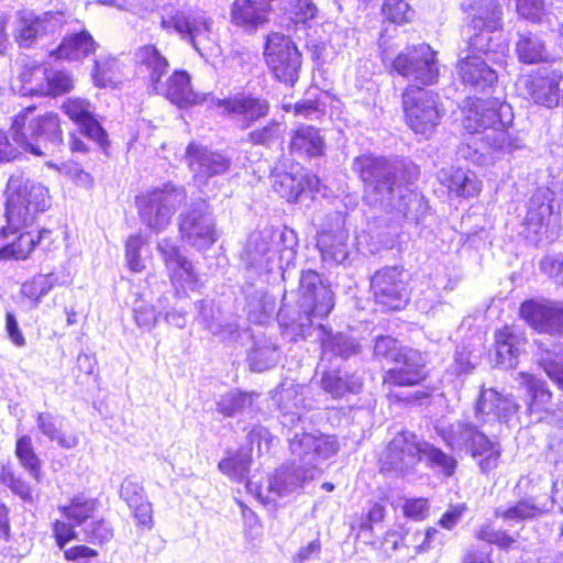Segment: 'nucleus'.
Segmentation results:
<instances>
[{"label": "nucleus", "instance_id": "nucleus-34", "mask_svg": "<svg viewBox=\"0 0 563 563\" xmlns=\"http://www.w3.org/2000/svg\"><path fill=\"white\" fill-rule=\"evenodd\" d=\"M539 365L547 376L563 391V342L549 339L537 340Z\"/></svg>", "mask_w": 563, "mask_h": 563}, {"label": "nucleus", "instance_id": "nucleus-27", "mask_svg": "<svg viewBox=\"0 0 563 563\" xmlns=\"http://www.w3.org/2000/svg\"><path fill=\"white\" fill-rule=\"evenodd\" d=\"M119 495L131 509L136 525L142 528L152 529L153 509L143 484L134 476H126L121 484Z\"/></svg>", "mask_w": 563, "mask_h": 563}, {"label": "nucleus", "instance_id": "nucleus-56", "mask_svg": "<svg viewBox=\"0 0 563 563\" xmlns=\"http://www.w3.org/2000/svg\"><path fill=\"white\" fill-rule=\"evenodd\" d=\"M15 455L22 467L27 471L30 476L36 482H40L42 478L41 461L34 452L30 435L25 434L18 439L15 444Z\"/></svg>", "mask_w": 563, "mask_h": 563}, {"label": "nucleus", "instance_id": "nucleus-4", "mask_svg": "<svg viewBox=\"0 0 563 563\" xmlns=\"http://www.w3.org/2000/svg\"><path fill=\"white\" fill-rule=\"evenodd\" d=\"M509 109L508 104H500L497 109L490 101L468 100L463 109V126L476 135V141L482 143L483 148L511 153L519 148L520 144L517 139L510 137L507 131L511 120L503 118V113Z\"/></svg>", "mask_w": 563, "mask_h": 563}, {"label": "nucleus", "instance_id": "nucleus-55", "mask_svg": "<svg viewBox=\"0 0 563 563\" xmlns=\"http://www.w3.org/2000/svg\"><path fill=\"white\" fill-rule=\"evenodd\" d=\"M542 512L543 508L540 507L533 498H527L519 500L505 509L497 508L496 517H499L506 521L521 522L537 518Z\"/></svg>", "mask_w": 563, "mask_h": 563}, {"label": "nucleus", "instance_id": "nucleus-29", "mask_svg": "<svg viewBox=\"0 0 563 563\" xmlns=\"http://www.w3.org/2000/svg\"><path fill=\"white\" fill-rule=\"evenodd\" d=\"M527 338L525 332L515 327L506 325L495 333L496 363L503 368H514L518 357L525 350Z\"/></svg>", "mask_w": 563, "mask_h": 563}, {"label": "nucleus", "instance_id": "nucleus-9", "mask_svg": "<svg viewBox=\"0 0 563 563\" xmlns=\"http://www.w3.org/2000/svg\"><path fill=\"white\" fill-rule=\"evenodd\" d=\"M384 45V42L379 45L382 59L384 63L391 60V67L398 75L423 86L437 82L439 77L437 53L429 44L421 43L412 47H407L394 59H391V56L387 53Z\"/></svg>", "mask_w": 563, "mask_h": 563}, {"label": "nucleus", "instance_id": "nucleus-11", "mask_svg": "<svg viewBox=\"0 0 563 563\" xmlns=\"http://www.w3.org/2000/svg\"><path fill=\"white\" fill-rule=\"evenodd\" d=\"M264 55L276 79L291 86L298 80L301 54L289 36L278 32L268 34Z\"/></svg>", "mask_w": 563, "mask_h": 563}, {"label": "nucleus", "instance_id": "nucleus-46", "mask_svg": "<svg viewBox=\"0 0 563 563\" xmlns=\"http://www.w3.org/2000/svg\"><path fill=\"white\" fill-rule=\"evenodd\" d=\"M97 44L91 34L84 30L66 36L54 54L57 58L79 60L92 54Z\"/></svg>", "mask_w": 563, "mask_h": 563}, {"label": "nucleus", "instance_id": "nucleus-58", "mask_svg": "<svg viewBox=\"0 0 563 563\" xmlns=\"http://www.w3.org/2000/svg\"><path fill=\"white\" fill-rule=\"evenodd\" d=\"M527 389L530 396L529 411H547L549 410L552 401V393L550 391L547 382L534 376H527Z\"/></svg>", "mask_w": 563, "mask_h": 563}, {"label": "nucleus", "instance_id": "nucleus-53", "mask_svg": "<svg viewBox=\"0 0 563 563\" xmlns=\"http://www.w3.org/2000/svg\"><path fill=\"white\" fill-rule=\"evenodd\" d=\"M49 66L46 64H32L23 68L20 74L23 95L43 96L47 86L45 82L48 76Z\"/></svg>", "mask_w": 563, "mask_h": 563}, {"label": "nucleus", "instance_id": "nucleus-19", "mask_svg": "<svg viewBox=\"0 0 563 563\" xmlns=\"http://www.w3.org/2000/svg\"><path fill=\"white\" fill-rule=\"evenodd\" d=\"M65 23L62 12H45L36 15L33 12H21L15 25L14 40L22 48L33 46L40 36L54 33Z\"/></svg>", "mask_w": 563, "mask_h": 563}, {"label": "nucleus", "instance_id": "nucleus-42", "mask_svg": "<svg viewBox=\"0 0 563 563\" xmlns=\"http://www.w3.org/2000/svg\"><path fill=\"white\" fill-rule=\"evenodd\" d=\"M324 146L320 130L312 125H301L295 130L289 144L291 153L308 157L323 155Z\"/></svg>", "mask_w": 563, "mask_h": 563}, {"label": "nucleus", "instance_id": "nucleus-43", "mask_svg": "<svg viewBox=\"0 0 563 563\" xmlns=\"http://www.w3.org/2000/svg\"><path fill=\"white\" fill-rule=\"evenodd\" d=\"M279 347L266 335L255 336L247 354L250 368L254 372H264L274 367L279 361Z\"/></svg>", "mask_w": 563, "mask_h": 563}, {"label": "nucleus", "instance_id": "nucleus-28", "mask_svg": "<svg viewBox=\"0 0 563 563\" xmlns=\"http://www.w3.org/2000/svg\"><path fill=\"white\" fill-rule=\"evenodd\" d=\"M272 0H234L231 21L247 33L257 31L268 21Z\"/></svg>", "mask_w": 563, "mask_h": 563}, {"label": "nucleus", "instance_id": "nucleus-2", "mask_svg": "<svg viewBox=\"0 0 563 563\" xmlns=\"http://www.w3.org/2000/svg\"><path fill=\"white\" fill-rule=\"evenodd\" d=\"M288 443L297 464L280 467L267 479L265 487L256 488L258 498L265 503L287 496L306 481L313 479L321 472V464L339 450L335 437L322 433L295 432L292 437L288 435Z\"/></svg>", "mask_w": 563, "mask_h": 563}, {"label": "nucleus", "instance_id": "nucleus-32", "mask_svg": "<svg viewBox=\"0 0 563 563\" xmlns=\"http://www.w3.org/2000/svg\"><path fill=\"white\" fill-rule=\"evenodd\" d=\"M439 183L446 187L451 194L456 197L468 198L476 196L482 188L474 172L461 167H444L438 172Z\"/></svg>", "mask_w": 563, "mask_h": 563}, {"label": "nucleus", "instance_id": "nucleus-23", "mask_svg": "<svg viewBox=\"0 0 563 563\" xmlns=\"http://www.w3.org/2000/svg\"><path fill=\"white\" fill-rule=\"evenodd\" d=\"M66 115L79 126L80 134L96 142L100 147L108 145V134L95 119L93 106L86 99H68L63 104Z\"/></svg>", "mask_w": 563, "mask_h": 563}, {"label": "nucleus", "instance_id": "nucleus-26", "mask_svg": "<svg viewBox=\"0 0 563 563\" xmlns=\"http://www.w3.org/2000/svg\"><path fill=\"white\" fill-rule=\"evenodd\" d=\"M527 89L536 103L553 108L563 93V75L559 70L542 69L527 81Z\"/></svg>", "mask_w": 563, "mask_h": 563}, {"label": "nucleus", "instance_id": "nucleus-51", "mask_svg": "<svg viewBox=\"0 0 563 563\" xmlns=\"http://www.w3.org/2000/svg\"><path fill=\"white\" fill-rule=\"evenodd\" d=\"M36 424L43 435L48 438L51 441H55L63 449H73L76 448L79 443L77 435H66L63 433L60 429V419L49 412L38 413L36 418Z\"/></svg>", "mask_w": 563, "mask_h": 563}, {"label": "nucleus", "instance_id": "nucleus-62", "mask_svg": "<svg viewBox=\"0 0 563 563\" xmlns=\"http://www.w3.org/2000/svg\"><path fill=\"white\" fill-rule=\"evenodd\" d=\"M84 540L92 544H103L113 538L112 526L103 518L93 519L81 529Z\"/></svg>", "mask_w": 563, "mask_h": 563}, {"label": "nucleus", "instance_id": "nucleus-7", "mask_svg": "<svg viewBox=\"0 0 563 563\" xmlns=\"http://www.w3.org/2000/svg\"><path fill=\"white\" fill-rule=\"evenodd\" d=\"M185 199L184 187L166 183L162 187L139 195L135 202L141 221L152 231L161 232L170 223L176 209Z\"/></svg>", "mask_w": 563, "mask_h": 563}, {"label": "nucleus", "instance_id": "nucleus-44", "mask_svg": "<svg viewBox=\"0 0 563 563\" xmlns=\"http://www.w3.org/2000/svg\"><path fill=\"white\" fill-rule=\"evenodd\" d=\"M245 295V310L251 322L264 324L274 311V301L264 290L253 284H246L243 287Z\"/></svg>", "mask_w": 563, "mask_h": 563}, {"label": "nucleus", "instance_id": "nucleus-25", "mask_svg": "<svg viewBox=\"0 0 563 563\" xmlns=\"http://www.w3.org/2000/svg\"><path fill=\"white\" fill-rule=\"evenodd\" d=\"M157 250L168 271L169 278L174 285L196 287L198 283L197 274L190 261L181 253L179 247L170 239H163L157 244Z\"/></svg>", "mask_w": 563, "mask_h": 563}, {"label": "nucleus", "instance_id": "nucleus-17", "mask_svg": "<svg viewBox=\"0 0 563 563\" xmlns=\"http://www.w3.org/2000/svg\"><path fill=\"white\" fill-rule=\"evenodd\" d=\"M554 194L548 188H539L528 201L527 214L522 225L526 240L531 244H538L547 233L550 218L553 213Z\"/></svg>", "mask_w": 563, "mask_h": 563}, {"label": "nucleus", "instance_id": "nucleus-39", "mask_svg": "<svg viewBox=\"0 0 563 563\" xmlns=\"http://www.w3.org/2000/svg\"><path fill=\"white\" fill-rule=\"evenodd\" d=\"M321 361L320 366H324V363L331 362L333 358L339 357L347 360L349 357L356 355L361 351L358 341L347 333H323L321 338Z\"/></svg>", "mask_w": 563, "mask_h": 563}, {"label": "nucleus", "instance_id": "nucleus-60", "mask_svg": "<svg viewBox=\"0 0 563 563\" xmlns=\"http://www.w3.org/2000/svg\"><path fill=\"white\" fill-rule=\"evenodd\" d=\"M58 283V277L53 274H38L22 285L21 291L29 299L40 302Z\"/></svg>", "mask_w": 563, "mask_h": 563}, {"label": "nucleus", "instance_id": "nucleus-35", "mask_svg": "<svg viewBox=\"0 0 563 563\" xmlns=\"http://www.w3.org/2000/svg\"><path fill=\"white\" fill-rule=\"evenodd\" d=\"M134 57L140 73L147 78L148 86L153 90L167 74L169 68L167 58L152 44L139 47L135 51Z\"/></svg>", "mask_w": 563, "mask_h": 563}, {"label": "nucleus", "instance_id": "nucleus-10", "mask_svg": "<svg viewBox=\"0 0 563 563\" xmlns=\"http://www.w3.org/2000/svg\"><path fill=\"white\" fill-rule=\"evenodd\" d=\"M186 162L195 185L205 195L213 194L216 177L229 172L231 159L224 154L191 142L186 148Z\"/></svg>", "mask_w": 563, "mask_h": 563}, {"label": "nucleus", "instance_id": "nucleus-37", "mask_svg": "<svg viewBox=\"0 0 563 563\" xmlns=\"http://www.w3.org/2000/svg\"><path fill=\"white\" fill-rule=\"evenodd\" d=\"M476 31L478 32L470 38L468 54L483 56L492 63L499 62L507 51V45L499 33L500 29L483 27Z\"/></svg>", "mask_w": 563, "mask_h": 563}, {"label": "nucleus", "instance_id": "nucleus-31", "mask_svg": "<svg viewBox=\"0 0 563 563\" xmlns=\"http://www.w3.org/2000/svg\"><path fill=\"white\" fill-rule=\"evenodd\" d=\"M457 69L463 84L478 91H485L497 80L495 70L483 56L467 54L459 62Z\"/></svg>", "mask_w": 563, "mask_h": 563}, {"label": "nucleus", "instance_id": "nucleus-1", "mask_svg": "<svg viewBox=\"0 0 563 563\" xmlns=\"http://www.w3.org/2000/svg\"><path fill=\"white\" fill-rule=\"evenodd\" d=\"M352 169L364 184L363 200L395 218L418 223L427 213L423 197L410 188L418 179L419 167L407 159L362 155L353 159Z\"/></svg>", "mask_w": 563, "mask_h": 563}, {"label": "nucleus", "instance_id": "nucleus-38", "mask_svg": "<svg viewBox=\"0 0 563 563\" xmlns=\"http://www.w3.org/2000/svg\"><path fill=\"white\" fill-rule=\"evenodd\" d=\"M46 241L47 245L53 241L52 231L49 230L42 229L36 232H23L14 242L0 247V261L25 260L30 256L36 246H42L45 249Z\"/></svg>", "mask_w": 563, "mask_h": 563}, {"label": "nucleus", "instance_id": "nucleus-57", "mask_svg": "<svg viewBox=\"0 0 563 563\" xmlns=\"http://www.w3.org/2000/svg\"><path fill=\"white\" fill-rule=\"evenodd\" d=\"M252 395L230 391L217 401V410L224 417H235L252 411Z\"/></svg>", "mask_w": 563, "mask_h": 563}, {"label": "nucleus", "instance_id": "nucleus-30", "mask_svg": "<svg viewBox=\"0 0 563 563\" xmlns=\"http://www.w3.org/2000/svg\"><path fill=\"white\" fill-rule=\"evenodd\" d=\"M349 233L341 227L318 233L317 246L322 261L330 266L345 265L350 258Z\"/></svg>", "mask_w": 563, "mask_h": 563}, {"label": "nucleus", "instance_id": "nucleus-63", "mask_svg": "<svg viewBox=\"0 0 563 563\" xmlns=\"http://www.w3.org/2000/svg\"><path fill=\"white\" fill-rule=\"evenodd\" d=\"M0 481L14 495L19 496L23 501H33L32 489L29 483L22 479L21 477L15 476L10 467L2 466L0 472Z\"/></svg>", "mask_w": 563, "mask_h": 563}, {"label": "nucleus", "instance_id": "nucleus-64", "mask_svg": "<svg viewBox=\"0 0 563 563\" xmlns=\"http://www.w3.org/2000/svg\"><path fill=\"white\" fill-rule=\"evenodd\" d=\"M133 318L143 331H151L157 322V313L152 303L139 298L133 305Z\"/></svg>", "mask_w": 563, "mask_h": 563}, {"label": "nucleus", "instance_id": "nucleus-50", "mask_svg": "<svg viewBox=\"0 0 563 563\" xmlns=\"http://www.w3.org/2000/svg\"><path fill=\"white\" fill-rule=\"evenodd\" d=\"M420 461H423L429 468L444 477L453 476L457 467V461L453 455L426 441L420 444Z\"/></svg>", "mask_w": 563, "mask_h": 563}, {"label": "nucleus", "instance_id": "nucleus-61", "mask_svg": "<svg viewBox=\"0 0 563 563\" xmlns=\"http://www.w3.org/2000/svg\"><path fill=\"white\" fill-rule=\"evenodd\" d=\"M45 86L47 89L43 96L56 97L69 92L74 88V79L68 71L49 67Z\"/></svg>", "mask_w": 563, "mask_h": 563}, {"label": "nucleus", "instance_id": "nucleus-48", "mask_svg": "<svg viewBox=\"0 0 563 563\" xmlns=\"http://www.w3.org/2000/svg\"><path fill=\"white\" fill-rule=\"evenodd\" d=\"M516 53L518 59L528 65L547 62L549 58L544 41L532 32L518 33Z\"/></svg>", "mask_w": 563, "mask_h": 563}, {"label": "nucleus", "instance_id": "nucleus-47", "mask_svg": "<svg viewBox=\"0 0 563 563\" xmlns=\"http://www.w3.org/2000/svg\"><path fill=\"white\" fill-rule=\"evenodd\" d=\"M19 195L8 194L5 203V218L8 225L2 228L4 234L10 231L11 233L16 232L23 228L31 225L37 212L30 207V205L23 203Z\"/></svg>", "mask_w": 563, "mask_h": 563}, {"label": "nucleus", "instance_id": "nucleus-52", "mask_svg": "<svg viewBox=\"0 0 563 563\" xmlns=\"http://www.w3.org/2000/svg\"><path fill=\"white\" fill-rule=\"evenodd\" d=\"M98 506L99 501L95 498L76 496L70 500L69 505L59 507V510L66 519L82 529L86 523L95 519Z\"/></svg>", "mask_w": 563, "mask_h": 563}, {"label": "nucleus", "instance_id": "nucleus-22", "mask_svg": "<svg viewBox=\"0 0 563 563\" xmlns=\"http://www.w3.org/2000/svg\"><path fill=\"white\" fill-rule=\"evenodd\" d=\"M153 91L180 108L207 102L212 98L210 95L196 92L191 86L190 75L183 69L175 70L166 81L155 86Z\"/></svg>", "mask_w": 563, "mask_h": 563}, {"label": "nucleus", "instance_id": "nucleus-15", "mask_svg": "<svg viewBox=\"0 0 563 563\" xmlns=\"http://www.w3.org/2000/svg\"><path fill=\"white\" fill-rule=\"evenodd\" d=\"M421 443L412 432L397 433L380 454V470L396 473L411 471L420 461Z\"/></svg>", "mask_w": 563, "mask_h": 563}, {"label": "nucleus", "instance_id": "nucleus-21", "mask_svg": "<svg viewBox=\"0 0 563 563\" xmlns=\"http://www.w3.org/2000/svg\"><path fill=\"white\" fill-rule=\"evenodd\" d=\"M211 103L223 108V113L236 119L242 129L268 114L269 104L265 99L246 93H238L225 99L211 98Z\"/></svg>", "mask_w": 563, "mask_h": 563}, {"label": "nucleus", "instance_id": "nucleus-20", "mask_svg": "<svg viewBox=\"0 0 563 563\" xmlns=\"http://www.w3.org/2000/svg\"><path fill=\"white\" fill-rule=\"evenodd\" d=\"M305 386L299 384H282L277 391V404L279 408V421L283 428L287 429L286 437L294 435L295 432L306 433L303 431Z\"/></svg>", "mask_w": 563, "mask_h": 563}, {"label": "nucleus", "instance_id": "nucleus-18", "mask_svg": "<svg viewBox=\"0 0 563 563\" xmlns=\"http://www.w3.org/2000/svg\"><path fill=\"white\" fill-rule=\"evenodd\" d=\"M274 233L271 230H263L250 234L241 254L245 268L260 275L263 272H277V255L273 249Z\"/></svg>", "mask_w": 563, "mask_h": 563}, {"label": "nucleus", "instance_id": "nucleus-12", "mask_svg": "<svg viewBox=\"0 0 563 563\" xmlns=\"http://www.w3.org/2000/svg\"><path fill=\"white\" fill-rule=\"evenodd\" d=\"M179 232L183 241L197 250L208 249L218 240L214 218L205 199L180 213Z\"/></svg>", "mask_w": 563, "mask_h": 563}, {"label": "nucleus", "instance_id": "nucleus-3", "mask_svg": "<svg viewBox=\"0 0 563 563\" xmlns=\"http://www.w3.org/2000/svg\"><path fill=\"white\" fill-rule=\"evenodd\" d=\"M299 310L280 309L279 325L291 340L305 338L312 327L313 317H327L333 308L331 290L314 271L302 272L299 288Z\"/></svg>", "mask_w": 563, "mask_h": 563}, {"label": "nucleus", "instance_id": "nucleus-45", "mask_svg": "<svg viewBox=\"0 0 563 563\" xmlns=\"http://www.w3.org/2000/svg\"><path fill=\"white\" fill-rule=\"evenodd\" d=\"M501 452L500 443L489 439L483 431L468 451L470 455L476 460L481 473L486 475L498 466Z\"/></svg>", "mask_w": 563, "mask_h": 563}, {"label": "nucleus", "instance_id": "nucleus-16", "mask_svg": "<svg viewBox=\"0 0 563 563\" xmlns=\"http://www.w3.org/2000/svg\"><path fill=\"white\" fill-rule=\"evenodd\" d=\"M519 407L512 395L482 386L475 406V417L481 426L508 422L518 412Z\"/></svg>", "mask_w": 563, "mask_h": 563}, {"label": "nucleus", "instance_id": "nucleus-13", "mask_svg": "<svg viewBox=\"0 0 563 563\" xmlns=\"http://www.w3.org/2000/svg\"><path fill=\"white\" fill-rule=\"evenodd\" d=\"M371 289L376 303L387 310H400L409 300L406 274L398 266L377 271L371 279Z\"/></svg>", "mask_w": 563, "mask_h": 563}, {"label": "nucleus", "instance_id": "nucleus-41", "mask_svg": "<svg viewBox=\"0 0 563 563\" xmlns=\"http://www.w3.org/2000/svg\"><path fill=\"white\" fill-rule=\"evenodd\" d=\"M320 367L322 368L320 387L332 398L339 399L349 393L357 394L361 390L362 383L355 375H350L340 368L329 369L325 364Z\"/></svg>", "mask_w": 563, "mask_h": 563}, {"label": "nucleus", "instance_id": "nucleus-54", "mask_svg": "<svg viewBox=\"0 0 563 563\" xmlns=\"http://www.w3.org/2000/svg\"><path fill=\"white\" fill-rule=\"evenodd\" d=\"M274 190L287 201H296L305 191L303 178L299 172L277 173L273 176Z\"/></svg>", "mask_w": 563, "mask_h": 563}, {"label": "nucleus", "instance_id": "nucleus-33", "mask_svg": "<svg viewBox=\"0 0 563 563\" xmlns=\"http://www.w3.org/2000/svg\"><path fill=\"white\" fill-rule=\"evenodd\" d=\"M7 194L22 196L23 203L30 205L37 213L44 212L49 206L48 189L25 178L22 173L9 178Z\"/></svg>", "mask_w": 563, "mask_h": 563}, {"label": "nucleus", "instance_id": "nucleus-49", "mask_svg": "<svg viewBox=\"0 0 563 563\" xmlns=\"http://www.w3.org/2000/svg\"><path fill=\"white\" fill-rule=\"evenodd\" d=\"M273 233L274 238H277V241H273V249H275L277 255V272L284 277L286 271L295 263L298 239L296 232L288 228Z\"/></svg>", "mask_w": 563, "mask_h": 563}, {"label": "nucleus", "instance_id": "nucleus-6", "mask_svg": "<svg viewBox=\"0 0 563 563\" xmlns=\"http://www.w3.org/2000/svg\"><path fill=\"white\" fill-rule=\"evenodd\" d=\"M34 106H29L14 115L12 139L25 152L41 156L53 153L63 143L59 118L48 112L35 118Z\"/></svg>", "mask_w": 563, "mask_h": 563}, {"label": "nucleus", "instance_id": "nucleus-36", "mask_svg": "<svg viewBox=\"0 0 563 563\" xmlns=\"http://www.w3.org/2000/svg\"><path fill=\"white\" fill-rule=\"evenodd\" d=\"M462 9L467 13L474 30L501 29L503 9L498 0H464Z\"/></svg>", "mask_w": 563, "mask_h": 563}, {"label": "nucleus", "instance_id": "nucleus-59", "mask_svg": "<svg viewBox=\"0 0 563 563\" xmlns=\"http://www.w3.org/2000/svg\"><path fill=\"white\" fill-rule=\"evenodd\" d=\"M252 457L246 450H241L234 455L223 459L219 462V470L229 477L243 482L247 478Z\"/></svg>", "mask_w": 563, "mask_h": 563}, {"label": "nucleus", "instance_id": "nucleus-5", "mask_svg": "<svg viewBox=\"0 0 563 563\" xmlns=\"http://www.w3.org/2000/svg\"><path fill=\"white\" fill-rule=\"evenodd\" d=\"M161 27L168 33H176L200 56L212 55L218 51V34L213 18L198 7H174L163 9Z\"/></svg>", "mask_w": 563, "mask_h": 563}, {"label": "nucleus", "instance_id": "nucleus-14", "mask_svg": "<svg viewBox=\"0 0 563 563\" xmlns=\"http://www.w3.org/2000/svg\"><path fill=\"white\" fill-rule=\"evenodd\" d=\"M519 313L537 332L563 338V301L527 299L520 305Z\"/></svg>", "mask_w": 563, "mask_h": 563}, {"label": "nucleus", "instance_id": "nucleus-8", "mask_svg": "<svg viewBox=\"0 0 563 563\" xmlns=\"http://www.w3.org/2000/svg\"><path fill=\"white\" fill-rule=\"evenodd\" d=\"M401 97L408 126L417 134L429 136L445 112L440 96L433 90L409 85Z\"/></svg>", "mask_w": 563, "mask_h": 563}, {"label": "nucleus", "instance_id": "nucleus-40", "mask_svg": "<svg viewBox=\"0 0 563 563\" xmlns=\"http://www.w3.org/2000/svg\"><path fill=\"white\" fill-rule=\"evenodd\" d=\"M438 433L451 451L468 453L482 431L472 422L455 421L440 428Z\"/></svg>", "mask_w": 563, "mask_h": 563}, {"label": "nucleus", "instance_id": "nucleus-24", "mask_svg": "<svg viewBox=\"0 0 563 563\" xmlns=\"http://www.w3.org/2000/svg\"><path fill=\"white\" fill-rule=\"evenodd\" d=\"M394 366L386 371L384 383L395 386H413L424 379V361L422 355L412 349L404 350L393 362Z\"/></svg>", "mask_w": 563, "mask_h": 563}]
</instances>
